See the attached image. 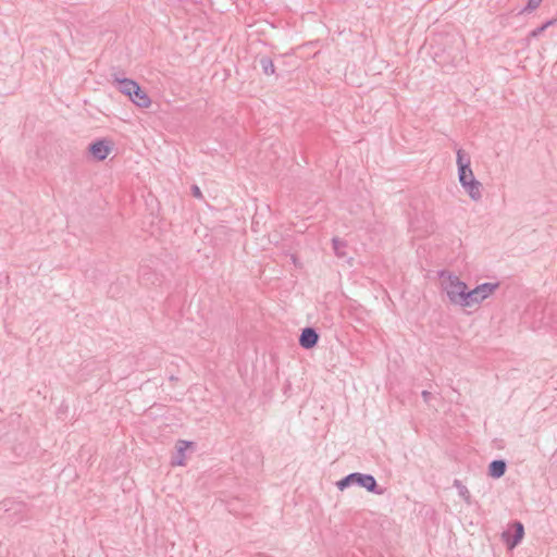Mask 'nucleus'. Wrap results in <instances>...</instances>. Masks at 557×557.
Wrapping results in <instances>:
<instances>
[{"mask_svg": "<svg viewBox=\"0 0 557 557\" xmlns=\"http://www.w3.org/2000/svg\"><path fill=\"white\" fill-rule=\"evenodd\" d=\"M438 278L441 289L448 301L454 306L466 308L468 285L459 276L446 270L438 273Z\"/></svg>", "mask_w": 557, "mask_h": 557, "instance_id": "1", "label": "nucleus"}, {"mask_svg": "<svg viewBox=\"0 0 557 557\" xmlns=\"http://www.w3.org/2000/svg\"><path fill=\"white\" fill-rule=\"evenodd\" d=\"M336 485L341 491H344L351 485H359L366 488L368 492L374 493L376 495H382L384 493L382 488H379L376 480L373 475L359 472L348 474L347 476L339 480Z\"/></svg>", "mask_w": 557, "mask_h": 557, "instance_id": "2", "label": "nucleus"}, {"mask_svg": "<svg viewBox=\"0 0 557 557\" xmlns=\"http://www.w3.org/2000/svg\"><path fill=\"white\" fill-rule=\"evenodd\" d=\"M499 288V283L486 282L479 284L472 289L468 288L466 308H472L481 305L490 298Z\"/></svg>", "mask_w": 557, "mask_h": 557, "instance_id": "3", "label": "nucleus"}, {"mask_svg": "<svg viewBox=\"0 0 557 557\" xmlns=\"http://www.w3.org/2000/svg\"><path fill=\"white\" fill-rule=\"evenodd\" d=\"M458 180L471 200L478 202L482 199V183L475 178L472 169L458 172Z\"/></svg>", "mask_w": 557, "mask_h": 557, "instance_id": "4", "label": "nucleus"}, {"mask_svg": "<svg viewBox=\"0 0 557 557\" xmlns=\"http://www.w3.org/2000/svg\"><path fill=\"white\" fill-rule=\"evenodd\" d=\"M524 536V528L523 524L519 521H516L511 524L509 529L502 533V539L506 544L508 549H513L523 539Z\"/></svg>", "mask_w": 557, "mask_h": 557, "instance_id": "5", "label": "nucleus"}, {"mask_svg": "<svg viewBox=\"0 0 557 557\" xmlns=\"http://www.w3.org/2000/svg\"><path fill=\"white\" fill-rule=\"evenodd\" d=\"M112 146L110 141L104 139L97 140L89 146V152L98 161L104 160L110 154Z\"/></svg>", "mask_w": 557, "mask_h": 557, "instance_id": "6", "label": "nucleus"}, {"mask_svg": "<svg viewBox=\"0 0 557 557\" xmlns=\"http://www.w3.org/2000/svg\"><path fill=\"white\" fill-rule=\"evenodd\" d=\"M128 99L138 108L147 109L151 106L150 97L139 85L135 87Z\"/></svg>", "mask_w": 557, "mask_h": 557, "instance_id": "7", "label": "nucleus"}, {"mask_svg": "<svg viewBox=\"0 0 557 557\" xmlns=\"http://www.w3.org/2000/svg\"><path fill=\"white\" fill-rule=\"evenodd\" d=\"M113 84H115L117 90L126 97H129L135 87L138 86L135 81L131 78H122L117 75H113Z\"/></svg>", "mask_w": 557, "mask_h": 557, "instance_id": "8", "label": "nucleus"}, {"mask_svg": "<svg viewBox=\"0 0 557 557\" xmlns=\"http://www.w3.org/2000/svg\"><path fill=\"white\" fill-rule=\"evenodd\" d=\"M318 339H319V336H318L317 332L311 327H307L302 331V333L300 335L299 344L301 347H304L306 349H310L317 345Z\"/></svg>", "mask_w": 557, "mask_h": 557, "instance_id": "9", "label": "nucleus"}, {"mask_svg": "<svg viewBox=\"0 0 557 557\" xmlns=\"http://www.w3.org/2000/svg\"><path fill=\"white\" fill-rule=\"evenodd\" d=\"M193 445L188 441H178L176 443V455L172 459V466H185V451Z\"/></svg>", "mask_w": 557, "mask_h": 557, "instance_id": "10", "label": "nucleus"}, {"mask_svg": "<svg viewBox=\"0 0 557 557\" xmlns=\"http://www.w3.org/2000/svg\"><path fill=\"white\" fill-rule=\"evenodd\" d=\"M456 157H457L456 163H457L458 172L471 169L470 156L463 149H458L456 151Z\"/></svg>", "mask_w": 557, "mask_h": 557, "instance_id": "11", "label": "nucleus"}, {"mask_svg": "<svg viewBox=\"0 0 557 557\" xmlns=\"http://www.w3.org/2000/svg\"><path fill=\"white\" fill-rule=\"evenodd\" d=\"M506 471V463L503 460H494L488 466V475L498 479L504 475Z\"/></svg>", "mask_w": 557, "mask_h": 557, "instance_id": "12", "label": "nucleus"}, {"mask_svg": "<svg viewBox=\"0 0 557 557\" xmlns=\"http://www.w3.org/2000/svg\"><path fill=\"white\" fill-rule=\"evenodd\" d=\"M455 487L457 488L458 491V495L467 503V504H470L471 503V495H470V492L469 490L467 488L466 485H463L461 482L459 481H455L454 483Z\"/></svg>", "mask_w": 557, "mask_h": 557, "instance_id": "13", "label": "nucleus"}, {"mask_svg": "<svg viewBox=\"0 0 557 557\" xmlns=\"http://www.w3.org/2000/svg\"><path fill=\"white\" fill-rule=\"evenodd\" d=\"M332 244H333V250L337 257L342 258L346 255L345 253L346 244L343 240L335 237V238H333Z\"/></svg>", "mask_w": 557, "mask_h": 557, "instance_id": "14", "label": "nucleus"}, {"mask_svg": "<svg viewBox=\"0 0 557 557\" xmlns=\"http://www.w3.org/2000/svg\"><path fill=\"white\" fill-rule=\"evenodd\" d=\"M261 65H262L263 72L267 75L274 74V64H273V62L270 59H267V58L262 59L261 60Z\"/></svg>", "mask_w": 557, "mask_h": 557, "instance_id": "15", "label": "nucleus"}, {"mask_svg": "<svg viewBox=\"0 0 557 557\" xmlns=\"http://www.w3.org/2000/svg\"><path fill=\"white\" fill-rule=\"evenodd\" d=\"M542 0H529L524 11H533L537 9L541 4Z\"/></svg>", "mask_w": 557, "mask_h": 557, "instance_id": "16", "label": "nucleus"}, {"mask_svg": "<svg viewBox=\"0 0 557 557\" xmlns=\"http://www.w3.org/2000/svg\"><path fill=\"white\" fill-rule=\"evenodd\" d=\"M191 191H193V195L196 197V198H201L202 197V193L200 190V188L197 186V185H194L191 187Z\"/></svg>", "mask_w": 557, "mask_h": 557, "instance_id": "17", "label": "nucleus"}, {"mask_svg": "<svg viewBox=\"0 0 557 557\" xmlns=\"http://www.w3.org/2000/svg\"><path fill=\"white\" fill-rule=\"evenodd\" d=\"M422 398L423 400L426 403V404H430L431 401V398H432V394L428 391H423L422 392Z\"/></svg>", "mask_w": 557, "mask_h": 557, "instance_id": "18", "label": "nucleus"}, {"mask_svg": "<svg viewBox=\"0 0 557 557\" xmlns=\"http://www.w3.org/2000/svg\"><path fill=\"white\" fill-rule=\"evenodd\" d=\"M548 24H549V23H547V24H545V25H543V26H541V27H539V28L534 29V30L531 33V35H532L533 37L539 36V35H540V34H541V33L546 28V26H547Z\"/></svg>", "mask_w": 557, "mask_h": 557, "instance_id": "19", "label": "nucleus"}]
</instances>
